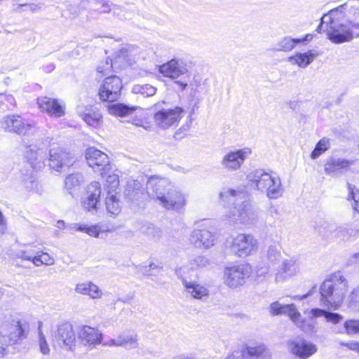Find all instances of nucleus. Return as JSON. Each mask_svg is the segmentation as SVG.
<instances>
[{
    "label": "nucleus",
    "mask_w": 359,
    "mask_h": 359,
    "mask_svg": "<svg viewBox=\"0 0 359 359\" xmlns=\"http://www.w3.org/2000/svg\"><path fill=\"white\" fill-rule=\"evenodd\" d=\"M359 14V9L349 7L347 4L340 5L325 13L316 31L326 32L327 39L334 43H343L359 37V22L346 19V13Z\"/></svg>",
    "instance_id": "nucleus-1"
},
{
    "label": "nucleus",
    "mask_w": 359,
    "mask_h": 359,
    "mask_svg": "<svg viewBox=\"0 0 359 359\" xmlns=\"http://www.w3.org/2000/svg\"><path fill=\"white\" fill-rule=\"evenodd\" d=\"M147 194L151 199L167 210L179 212L186 205L185 196L165 179H149L147 183Z\"/></svg>",
    "instance_id": "nucleus-2"
},
{
    "label": "nucleus",
    "mask_w": 359,
    "mask_h": 359,
    "mask_svg": "<svg viewBox=\"0 0 359 359\" xmlns=\"http://www.w3.org/2000/svg\"><path fill=\"white\" fill-rule=\"evenodd\" d=\"M242 195V193L233 189L224 190L220 193V198L229 203L233 202L234 208L229 215V219L234 223L244 225L255 224L259 218V209L250 201H243L235 203Z\"/></svg>",
    "instance_id": "nucleus-3"
},
{
    "label": "nucleus",
    "mask_w": 359,
    "mask_h": 359,
    "mask_svg": "<svg viewBox=\"0 0 359 359\" xmlns=\"http://www.w3.org/2000/svg\"><path fill=\"white\" fill-rule=\"evenodd\" d=\"M348 283L339 273H335L325 280L319 287L320 304L337 310L342 304Z\"/></svg>",
    "instance_id": "nucleus-4"
},
{
    "label": "nucleus",
    "mask_w": 359,
    "mask_h": 359,
    "mask_svg": "<svg viewBox=\"0 0 359 359\" xmlns=\"http://www.w3.org/2000/svg\"><path fill=\"white\" fill-rule=\"evenodd\" d=\"M246 180L250 189L265 194L270 199H277L283 194L280 177L263 169L250 172Z\"/></svg>",
    "instance_id": "nucleus-5"
},
{
    "label": "nucleus",
    "mask_w": 359,
    "mask_h": 359,
    "mask_svg": "<svg viewBox=\"0 0 359 359\" xmlns=\"http://www.w3.org/2000/svg\"><path fill=\"white\" fill-rule=\"evenodd\" d=\"M190 65L182 58H174L159 66V72L165 77L175 81L179 89L184 90L189 86L191 77Z\"/></svg>",
    "instance_id": "nucleus-6"
},
{
    "label": "nucleus",
    "mask_w": 359,
    "mask_h": 359,
    "mask_svg": "<svg viewBox=\"0 0 359 359\" xmlns=\"http://www.w3.org/2000/svg\"><path fill=\"white\" fill-rule=\"evenodd\" d=\"M44 153L36 145L32 144L24 148V158L27 159L30 168L33 170L30 176L24 178V188L29 192L39 193L41 191V186L36 181L35 172L44 165Z\"/></svg>",
    "instance_id": "nucleus-7"
},
{
    "label": "nucleus",
    "mask_w": 359,
    "mask_h": 359,
    "mask_svg": "<svg viewBox=\"0 0 359 359\" xmlns=\"http://www.w3.org/2000/svg\"><path fill=\"white\" fill-rule=\"evenodd\" d=\"M315 230L326 238H339L342 241L348 240L351 237H355L359 234L358 225L337 226L327 220L319 219L316 221Z\"/></svg>",
    "instance_id": "nucleus-8"
},
{
    "label": "nucleus",
    "mask_w": 359,
    "mask_h": 359,
    "mask_svg": "<svg viewBox=\"0 0 359 359\" xmlns=\"http://www.w3.org/2000/svg\"><path fill=\"white\" fill-rule=\"evenodd\" d=\"M257 240L251 234L238 233L226 240L225 248L238 257L250 255L257 248Z\"/></svg>",
    "instance_id": "nucleus-9"
},
{
    "label": "nucleus",
    "mask_w": 359,
    "mask_h": 359,
    "mask_svg": "<svg viewBox=\"0 0 359 359\" xmlns=\"http://www.w3.org/2000/svg\"><path fill=\"white\" fill-rule=\"evenodd\" d=\"M252 268L248 264H241L224 269V283L231 288H236L245 284L250 276Z\"/></svg>",
    "instance_id": "nucleus-10"
},
{
    "label": "nucleus",
    "mask_w": 359,
    "mask_h": 359,
    "mask_svg": "<svg viewBox=\"0 0 359 359\" xmlns=\"http://www.w3.org/2000/svg\"><path fill=\"white\" fill-rule=\"evenodd\" d=\"M184 110L180 107L172 109H162L154 115L156 126L161 130L176 127L182 118Z\"/></svg>",
    "instance_id": "nucleus-11"
},
{
    "label": "nucleus",
    "mask_w": 359,
    "mask_h": 359,
    "mask_svg": "<svg viewBox=\"0 0 359 359\" xmlns=\"http://www.w3.org/2000/svg\"><path fill=\"white\" fill-rule=\"evenodd\" d=\"M251 153V149L248 147L229 151L223 156L220 164L229 172L236 171L241 168Z\"/></svg>",
    "instance_id": "nucleus-12"
},
{
    "label": "nucleus",
    "mask_w": 359,
    "mask_h": 359,
    "mask_svg": "<svg viewBox=\"0 0 359 359\" xmlns=\"http://www.w3.org/2000/svg\"><path fill=\"white\" fill-rule=\"evenodd\" d=\"M122 81L116 76L105 78L99 89V96L101 100L114 102L118 99L122 89Z\"/></svg>",
    "instance_id": "nucleus-13"
},
{
    "label": "nucleus",
    "mask_w": 359,
    "mask_h": 359,
    "mask_svg": "<svg viewBox=\"0 0 359 359\" xmlns=\"http://www.w3.org/2000/svg\"><path fill=\"white\" fill-rule=\"evenodd\" d=\"M86 159L95 172H100L101 176L104 177L105 170L109 168V158L106 154L95 147H90L86 151Z\"/></svg>",
    "instance_id": "nucleus-14"
},
{
    "label": "nucleus",
    "mask_w": 359,
    "mask_h": 359,
    "mask_svg": "<svg viewBox=\"0 0 359 359\" xmlns=\"http://www.w3.org/2000/svg\"><path fill=\"white\" fill-rule=\"evenodd\" d=\"M290 351L299 359H307L317 352V346L303 339H295L287 342Z\"/></svg>",
    "instance_id": "nucleus-15"
},
{
    "label": "nucleus",
    "mask_w": 359,
    "mask_h": 359,
    "mask_svg": "<svg viewBox=\"0 0 359 359\" xmlns=\"http://www.w3.org/2000/svg\"><path fill=\"white\" fill-rule=\"evenodd\" d=\"M49 165L50 168L62 172V168L72 165L74 161L70 154L60 148H53L49 151Z\"/></svg>",
    "instance_id": "nucleus-16"
},
{
    "label": "nucleus",
    "mask_w": 359,
    "mask_h": 359,
    "mask_svg": "<svg viewBox=\"0 0 359 359\" xmlns=\"http://www.w3.org/2000/svg\"><path fill=\"white\" fill-rule=\"evenodd\" d=\"M39 107L50 116L60 118L65 115V107L58 100L49 97H40L37 99Z\"/></svg>",
    "instance_id": "nucleus-17"
},
{
    "label": "nucleus",
    "mask_w": 359,
    "mask_h": 359,
    "mask_svg": "<svg viewBox=\"0 0 359 359\" xmlns=\"http://www.w3.org/2000/svg\"><path fill=\"white\" fill-rule=\"evenodd\" d=\"M101 194L100 184L97 182H93L88 185L86 196L83 198L82 205L84 209L90 211L96 210L100 202Z\"/></svg>",
    "instance_id": "nucleus-18"
},
{
    "label": "nucleus",
    "mask_w": 359,
    "mask_h": 359,
    "mask_svg": "<svg viewBox=\"0 0 359 359\" xmlns=\"http://www.w3.org/2000/svg\"><path fill=\"white\" fill-rule=\"evenodd\" d=\"M78 337L84 345L95 346L101 343L102 334L95 327L88 325L79 327Z\"/></svg>",
    "instance_id": "nucleus-19"
},
{
    "label": "nucleus",
    "mask_w": 359,
    "mask_h": 359,
    "mask_svg": "<svg viewBox=\"0 0 359 359\" xmlns=\"http://www.w3.org/2000/svg\"><path fill=\"white\" fill-rule=\"evenodd\" d=\"M189 239L196 248L207 249L214 245L215 235L207 229H194Z\"/></svg>",
    "instance_id": "nucleus-20"
},
{
    "label": "nucleus",
    "mask_w": 359,
    "mask_h": 359,
    "mask_svg": "<svg viewBox=\"0 0 359 359\" xmlns=\"http://www.w3.org/2000/svg\"><path fill=\"white\" fill-rule=\"evenodd\" d=\"M55 338L57 341L62 342L67 348H72L76 341V336L72 324L65 323L60 325Z\"/></svg>",
    "instance_id": "nucleus-21"
},
{
    "label": "nucleus",
    "mask_w": 359,
    "mask_h": 359,
    "mask_svg": "<svg viewBox=\"0 0 359 359\" xmlns=\"http://www.w3.org/2000/svg\"><path fill=\"white\" fill-rule=\"evenodd\" d=\"M299 269V266L295 257L284 259L276 273V280L279 281L282 279L290 278L297 274Z\"/></svg>",
    "instance_id": "nucleus-22"
},
{
    "label": "nucleus",
    "mask_w": 359,
    "mask_h": 359,
    "mask_svg": "<svg viewBox=\"0 0 359 359\" xmlns=\"http://www.w3.org/2000/svg\"><path fill=\"white\" fill-rule=\"evenodd\" d=\"M111 345L122 346L126 349H133L138 346L137 335L134 332H123L116 338L111 340Z\"/></svg>",
    "instance_id": "nucleus-23"
},
{
    "label": "nucleus",
    "mask_w": 359,
    "mask_h": 359,
    "mask_svg": "<svg viewBox=\"0 0 359 359\" xmlns=\"http://www.w3.org/2000/svg\"><path fill=\"white\" fill-rule=\"evenodd\" d=\"M269 312L273 316L286 315L290 319H295L299 316V312L294 304H281L278 302H274L270 304Z\"/></svg>",
    "instance_id": "nucleus-24"
},
{
    "label": "nucleus",
    "mask_w": 359,
    "mask_h": 359,
    "mask_svg": "<svg viewBox=\"0 0 359 359\" xmlns=\"http://www.w3.org/2000/svg\"><path fill=\"white\" fill-rule=\"evenodd\" d=\"M318 55L314 50H309L306 53H297L288 57L287 60L292 65H296L300 68H306Z\"/></svg>",
    "instance_id": "nucleus-25"
},
{
    "label": "nucleus",
    "mask_w": 359,
    "mask_h": 359,
    "mask_svg": "<svg viewBox=\"0 0 359 359\" xmlns=\"http://www.w3.org/2000/svg\"><path fill=\"white\" fill-rule=\"evenodd\" d=\"M75 291L79 294L88 295L91 299H100L102 295L100 287L91 281L77 284Z\"/></svg>",
    "instance_id": "nucleus-26"
},
{
    "label": "nucleus",
    "mask_w": 359,
    "mask_h": 359,
    "mask_svg": "<svg viewBox=\"0 0 359 359\" xmlns=\"http://www.w3.org/2000/svg\"><path fill=\"white\" fill-rule=\"evenodd\" d=\"M80 117L88 125L93 128L100 126L102 116L100 112L93 107H86L83 112H79Z\"/></svg>",
    "instance_id": "nucleus-27"
},
{
    "label": "nucleus",
    "mask_w": 359,
    "mask_h": 359,
    "mask_svg": "<svg viewBox=\"0 0 359 359\" xmlns=\"http://www.w3.org/2000/svg\"><path fill=\"white\" fill-rule=\"evenodd\" d=\"M144 188L138 181H133L127 185L125 190V195L132 202L140 201L144 195Z\"/></svg>",
    "instance_id": "nucleus-28"
},
{
    "label": "nucleus",
    "mask_w": 359,
    "mask_h": 359,
    "mask_svg": "<svg viewBox=\"0 0 359 359\" xmlns=\"http://www.w3.org/2000/svg\"><path fill=\"white\" fill-rule=\"evenodd\" d=\"M352 164V161L340 158L331 157L325 164V171L327 174L335 173L346 168Z\"/></svg>",
    "instance_id": "nucleus-29"
},
{
    "label": "nucleus",
    "mask_w": 359,
    "mask_h": 359,
    "mask_svg": "<svg viewBox=\"0 0 359 359\" xmlns=\"http://www.w3.org/2000/svg\"><path fill=\"white\" fill-rule=\"evenodd\" d=\"M139 231L149 241L154 242L158 241L163 235V231L160 227L149 222L142 224Z\"/></svg>",
    "instance_id": "nucleus-30"
},
{
    "label": "nucleus",
    "mask_w": 359,
    "mask_h": 359,
    "mask_svg": "<svg viewBox=\"0 0 359 359\" xmlns=\"http://www.w3.org/2000/svg\"><path fill=\"white\" fill-rule=\"evenodd\" d=\"M83 182V176L80 172H75L69 174L66 176L64 181V189L66 190L69 194L73 196V191L78 189Z\"/></svg>",
    "instance_id": "nucleus-31"
},
{
    "label": "nucleus",
    "mask_w": 359,
    "mask_h": 359,
    "mask_svg": "<svg viewBox=\"0 0 359 359\" xmlns=\"http://www.w3.org/2000/svg\"><path fill=\"white\" fill-rule=\"evenodd\" d=\"M183 285L187 292L194 299H202L203 297H207L209 294V291L205 286L195 282H188L184 280Z\"/></svg>",
    "instance_id": "nucleus-32"
},
{
    "label": "nucleus",
    "mask_w": 359,
    "mask_h": 359,
    "mask_svg": "<svg viewBox=\"0 0 359 359\" xmlns=\"http://www.w3.org/2000/svg\"><path fill=\"white\" fill-rule=\"evenodd\" d=\"M3 127L8 132L20 134L22 131V118L20 116L8 115L4 119Z\"/></svg>",
    "instance_id": "nucleus-33"
},
{
    "label": "nucleus",
    "mask_w": 359,
    "mask_h": 359,
    "mask_svg": "<svg viewBox=\"0 0 359 359\" xmlns=\"http://www.w3.org/2000/svg\"><path fill=\"white\" fill-rule=\"evenodd\" d=\"M136 109L135 107H130L123 103H115L108 107L109 113L116 116H127Z\"/></svg>",
    "instance_id": "nucleus-34"
},
{
    "label": "nucleus",
    "mask_w": 359,
    "mask_h": 359,
    "mask_svg": "<svg viewBox=\"0 0 359 359\" xmlns=\"http://www.w3.org/2000/svg\"><path fill=\"white\" fill-rule=\"evenodd\" d=\"M24 260L31 261L35 266H39L42 264L52 265L54 264V259L48 253L41 252L34 257H28L24 254Z\"/></svg>",
    "instance_id": "nucleus-35"
},
{
    "label": "nucleus",
    "mask_w": 359,
    "mask_h": 359,
    "mask_svg": "<svg viewBox=\"0 0 359 359\" xmlns=\"http://www.w3.org/2000/svg\"><path fill=\"white\" fill-rule=\"evenodd\" d=\"M298 43H299L298 39H292L290 36H285L278 41L273 49L276 51L287 52L292 50Z\"/></svg>",
    "instance_id": "nucleus-36"
},
{
    "label": "nucleus",
    "mask_w": 359,
    "mask_h": 359,
    "mask_svg": "<svg viewBox=\"0 0 359 359\" xmlns=\"http://www.w3.org/2000/svg\"><path fill=\"white\" fill-rule=\"evenodd\" d=\"M347 308L353 311H359V285L353 288L346 299Z\"/></svg>",
    "instance_id": "nucleus-37"
},
{
    "label": "nucleus",
    "mask_w": 359,
    "mask_h": 359,
    "mask_svg": "<svg viewBox=\"0 0 359 359\" xmlns=\"http://www.w3.org/2000/svg\"><path fill=\"white\" fill-rule=\"evenodd\" d=\"M292 322L299 327L303 332L306 334H311L315 330V322L313 319H303L301 320V314L295 319H291Z\"/></svg>",
    "instance_id": "nucleus-38"
},
{
    "label": "nucleus",
    "mask_w": 359,
    "mask_h": 359,
    "mask_svg": "<svg viewBox=\"0 0 359 359\" xmlns=\"http://www.w3.org/2000/svg\"><path fill=\"white\" fill-rule=\"evenodd\" d=\"M266 257L270 266H274L278 263L282 259L280 246L277 245L269 246L266 252Z\"/></svg>",
    "instance_id": "nucleus-39"
},
{
    "label": "nucleus",
    "mask_w": 359,
    "mask_h": 359,
    "mask_svg": "<svg viewBox=\"0 0 359 359\" xmlns=\"http://www.w3.org/2000/svg\"><path fill=\"white\" fill-rule=\"evenodd\" d=\"M100 13H111L114 17L120 20H130L133 17L132 12L116 5H114L109 11L102 10Z\"/></svg>",
    "instance_id": "nucleus-40"
},
{
    "label": "nucleus",
    "mask_w": 359,
    "mask_h": 359,
    "mask_svg": "<svg viewBox=\"0 0 359 359\" xmlns=\"http://www.w3.org/2000/svg\"><path fill=\"white\" fill-rule=\"evenodd\" d=\"M132 92L135 94H140L144 97H151L156 94V88L150 84H136L133 86Z\"/></svg>",
    "instance_id": "nucleus-41"
},
{
    "label": "nucleus",
    "mask_w": 359,
    "mask_h": 359,
    "mask_svg": "<svg viewBox=\"0 0 359 359\" xmlns=\"http://www.w3.org/2000/svg\"><path fill=\"white\" fill-rule=\"evenodd\" d=\"M106 208L111 215H117L121 211L119 201L116 196L112 194H109L106 198Z\"/></svg>",
    "instance_id": "nucleus-42"
},
{
    "label": "nucleus",
    "mask_w": 359,
    "mask_h": 359,
    "mask_svg": "<svg viewBox=\"0 0 359 359\" xmlns=\"http://www.w3.org/2000/svg\"><path fill=\"white\" fill-rule=\"evenodd\" d=\"M330 147V140L323 137L316 145L314 149L311 154L312 159L318 158L322 154L328 150Z\"/></svg>",
    "instance_id": "nucleus-43"
},
{
    "label": "nucleus",
    "mask_w": 359,
    "mask_h": 359,
    "mask_svg": "<svg viewBox=\"0 0 359 359\" xmlns=\"http://www.w3.org/2000/svg\"><path fill=\"white\" fill-rule=\"evenodd\" d=\"M347 189L348 191L347 198L348 201H353L351 204L352 207L357 212L359 213V191L355 185L348 182L347 183Z\"/></svg>",
    "instance_id": "nucleus-44"
},
{
    "label": "nucleus",
    "mask_w": 359,
    "mask_h": 359,
    "mask_svg": "<svg viewBox=\"0 0 359 359\" xmlns=\"http://www.w3.org/2000/svg\"><path fill=\"white\" fill-rule=\"evenodd\" d=\"M11 331L8 335L10 338L11 342H16L20 339V337L22 335V325L20 320L16 321L13 320V324L11 326Z\"/></svg>",
    "instance_id": "nucleus-45"
},
{
    "label": "nucleus",
    "mask_w": 359,
    "mask_h": 359,
    "mask_svg": "<svg viewBox=\"0 0 359 359\" xmlns=\"http://www.w3.org/2000/svg\"><path fill=\"white\" fill-rule=\"evenodd\" d=\"M344 327L348 335L359 334V320L349 319L344 322Z\"/></svg>",
    "instance_id": "nucleus-46"
},
{
    "label": "nucleus",
    "mask_w": 359,
    "mask_h": 359,
    "mask_svg": "<svg viewBox=\"0 0 359 359\" xmlns=\"http://www.w3.org/2000/svg\"><path fill=\"white\" fill-rule=\"evenodd\" d=\"M106 177V186L108 189V194H110L114 191L118 186L119 180L118 176L115 174H109L107 175L106 171L104 172Z\"/></svg>",
    "instance_id": "nucleus-47"
},
{
    "label": "nucleus",
    "mask_w": 359,
    "mask_h": 359,
    "mask_svg": "<svg viewBox=\"0 0 359 359\" xmlns=\"http://www.w3.org/2000/svg\"><path fill=\"white\" fill-rule=\"evenodd\" d=\"M42 322L38 321V332H39V342L41 352L44 354H48L50 348L46 340L45 336L41 330Z\"/></svg>",
    "instance_id": "nucleus-48"
},
{
    "label": "nucleus",
    "mask_w": 359,
    "mask_h": 359,
    "mask_svg": "<svg viewBox=\"0 0 359 359\" xmlns=\"http://www.w3.org/2000/svg\"><path fill=\"white\" fill-rule=\"evenodd\" d=\"M83 229H84L82 231V232H85L88 235L94 236L95 238H99L101 233L106 231L105 229H102V227L99 225L88 226L87 224H84Z\"/></svg>",
    "instance_id": "nucleus-49"
},
{
    "label": "nucleus",
    "mask_w": 359,
    "mask_h": 359,
    "mask_svg": "<svg viewBox=\"0 0 359 359\" xmlns=\"http://www.w3.org/2000/svg\"><path fill=\"white\" fill-rule=\"evenodd\" d=\"M114 63L111 60L107 59L103 65H100L97 67V72L98 74H101L103 76H106L111 72Z\"/></svg>",
    "instance_id": "nucleus-50"
},
{
    "label": "nucleus",
    "mask_w": 359,
    "mask_h": 359,
    "mask_svg": "<svg viewBox=\"0 0 359 359\" xmlns=\"http://www.w3.org/2000/svg\"><path fill=\"white\" fill-rule=\"evenodd\" d=\"M191 267H205L209 264V260L205 256H197L190 261Z\"/></svg>",
    "instance_id": "nucleus-51"
},
{
    "label": "nucleus",
    "mask_w": 359,
    "mask_h": 359,
    "mask_svg": "<svg viewBox=\"0 0 359 359\" xmlns=\"http://www.w3.org/2000/svg\"><path fill=\"white\" fill-rule=\"evenodd\" d=\"M343 318V316L337 313L327 311L325 314V319L327 322H331L334 324L339 323Z\"/></svg>",
    "instance_id": "nucleus-52"
},
{
    "label": "nucleus",
    "mask_w": 359,
    "mask_h": 359,
    "mask_svg": "<svg viewBox=\"0 0 359 359\" xmlns=\"http://www.w3.org/2000/svg\"><path fill=\"white\" fill-rule=\"evenodd\" d=\"M84 224L81 223H73L68 224L67 229L69 233L73 234L75 231H82L84 229Z\"/></svg>",
    "instance_id": "nucleus-53"
},
{
    "label": "nucleus",
    "mask_w": 359,
    "mask_h": 359,
    "mask_svg": "<svg viewBox=\"0 0 359 359\" xmlns=\"http://www.w3.org/2000/svg\"><path fill=\"white\" fill-rule=\"evenodd\" d=\"M326 312H327L326 310H324L322 309H319V308L312 309L310 311L311 319L313 320V318L320 317V316H324L325 318Z\"/></svg>",
    "instance_id": "nucleus-54"
},
{
    "label": "nucleus",
    "mask_w": 359,
    "mask_h": 359,
    "mask_svg": "<svg viewBox=\"0 0 359 359\" xmlns=\"http://www.w3.org/2000/svg\"><path fill=\"white\" fill-rule=\"evenodd\" d=\"M132 123L136 126L142 127L145 130H149L150 126L144 120L137 118H133Z\"/></svg>",
    "instance_id": "nucleus-55"
},
{
    "label": "nucleus",
    "mask_w": 359,
    "mask_h": 359,
    "mask_svg": "<svg viewBox=\"0 0 359 359\" xmlns=\"http://www.w3.org/2000/svg\"><path fill=\"white\" fill-rule=\"evenodd\" d=\"M13 104L15 102L14 97L11 95L0 94V104H4L5 102Z\"/></svg>",
    "instance_id": "nucleus-56"
},
{
    "label": "nucleus",
    "mask_w": 359,
    "mask_h": 359,
    "mask_svg": "<svg viewBox=\"0 0 359 359\" xmlns=\"http://www.w3.org/2000/svg\"><path fill=\"white\" fill-rule=\"evenodd\" d=\"M316 291V285H313L312 288L305 294L303 295H295L292 297L294 300H302L306 299V297L311 296L314 292Z\"/></svg>",
    "instance_id": "nucleus-57"
},
{
    "label": "nucleus",
    "mask_w": 359,
    "mask_h": 359,
    "mask_svg": "<svg viewBox=\"0 0 359 359\" xmlns=\"http://www.w3.org/2000/svg\"><path fill=\"white\" fill-rule=\"evenodd\" d=\"M65 6L72 15H77L79 14V8L76 5L72 4L69 2H67L65 4Z\"/></svg>",
    "instance_id": "nucleus-58"
},
{
    "label": "nucleus",
    "mask_w": 359,
    "mask_h": 359,
    "mask_svg": "<svg viewBox=\"0 0 359 359\" xmlns=\"http://www.w3.org/2000/svg\"><path fill=\"white\" fill-rule=\"evenodd\" d=\"M40 8L41 6L35 4H24V11L36 12Z\"/></svg>",
    "instance_id": "nucleus-59"
},
{
    "label": "nucleus",
    "mask_w": 359,
    "mask_h": 359,
    "mask_svg": "<svg viewBox=\"0 0 359 359\" xmlns=\"http://www.w3.org/2000/svg\"><path fill=\"white\" fill-rule=\"evenodd\" d=\"M7 229L6 222L2 212L0 210V236L3 235Z\"/></svg>",
    "instance_id": "nucleus-60"
},
{
    "label": "nucleus",
    "mask_w": 359,
    "mask_h": 359,
    "mask_svg": "<svg viewBox=\"0 0 359 359\" xmlns=\"http://www.w3.org/2000/svg\"><path fill=\"white\" fill-rule=\"evenodd\" d=\"M347 345L349 350L359 353V341H351Z\"/></svg>",
    "instance_id": "nucleus-61"
},
{
    "label": "nucleus",
    "mask_w": 359,
    "mask_h": 359,
    "mask_svg": "<svg viewBox=\"0 0 359 359\" xmlns=\"http://www.w3.org/2000/svg\"><path fill=\"white\" fill-rule=\"evenodd\" d=\"M189 85L190 86V87L191 88V90H195L196 91L197 90V87L199 86L200 85V81L196 79L195 77H191V80H190V82L189 83Z\"/></svg>",
    "instance_id": "nucleus-62"
},
{
    "label": "nucleus",
    "mask_w": 359,
    "mask_h": 359,
    "mask_svg": "<svg viewBox=\"0 0 359 359\" xmlns=\"http://www.w3.org/2000/svg\"><path fill=\"white\" fill-rule=\"evenodd\" d=\"M351 264L359 263V252L354 254L349 259Z\"/></svg>",
    "instance_id": "nucleus-63"
},
{
    "label": "nucleus",
    "mask_w": 359,
    "mask_h": 359,
    "mask_svg": "<svg viewBox=\"0 0 359 359\" xmlns=\"http://www.w3.org/2000/svg\"><path fill=\"white\" fill-rule=\"evenodd\" d=\"M55 226L58 228V229H67V226L65 221L63 220H58L57 221L56 224H55Z\"/></svg>",
    "instance_id": "nucleus-64"
}]
</instances>
